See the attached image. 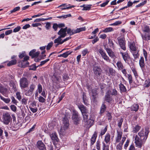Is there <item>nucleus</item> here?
Returning a JSON list of instances; mask_svg holds the SVG:
<instances>
[{
  "instance_id": "22",
  "label": "nucleus",
  "mask_w": 150,
  "mask_h": 150,
  "mask_svg": "<svg viewBox=\"0 0 150 150\" xmlns=\"http://www.w3.org/2000/svg\"><path fill=\"white\" fill-rule=\"evenodd\" d=\"M72 52L71 51H68L65 52L62 54H60L59 57H62L64 58H66L68 57V56L71 54Z\"/></svg>"
},
{
  "instance_id": "42",
  "label": "nucleus",
  "mask_w": 150,
  "mask_h": 150,
  "mask_svg": "<svg viewBox=\"0 0 150 150\" xmlns=\"http://www.w3.org/2000/svg\"><path fill=\"white\" fill-rule=\"evenodd\" d=\"M123 144L122 143H120L118 144L116 147L117 150H122Z\"/></svg>"
},
{
  "instance_id": "27",
  "label": "nucleus",
  "mask_w": 150,
  "mask_h": 150,
  "mask_svg": "<svg viewBox=\"0 0 150 150\" xmlns=\"http://www.w3.org/2000/svg\"><path fill=\"white\" fill-rule=\"evenodd\" d=\"M141 128V126L137 125L133 127V131L134 133H136Z\"/></svg>"
},
{
  "instance_id": "8",
  "label": "nucleus",
  "mask_w": 150,
  "mask_h": 150,
  "mask_svg": "<svg viewBox=\"0 0 150 150\" xmlns=\"http://www.w3.org/2000/svg\"><path fill=\"white\" fill-rule=\"evenodd\" d=\"M67 27H66L64 28H61L58 32L57 34L59 35V36L63 38L65 37L67 35L66 32L67 31Z\"/></svg>"
},
{
  "instance_id": "31",
  "label": "nucleus",
  "mask_w": 150,
  "mask_h": 150,
  "mask_svg": "<svg viewBox=\"0 0 150 150\" xmlns=\"http://www.w3.org/2000/svg\"><path fill=\"white\" fill-rule=\"evenodd\" d=\"M7 91V89L2 86H0V92L4 94L6 93Z\"/></svg>"
},
{
  "instance_id": "46",
  "label": "nucleus",
  "mask_w": 150,
  "mask_h": 150,
  "mask_svg": "<svg viewBox=\"0 0 150 150\" xmlns=\"http://www.w3.org/2000/svg\"><path fill=\"white\" fill-rule=\"evenodd\" d=\"M92 96V98H91L92 101L96 103L97 101V98H98V95H94V96Z\"/></svg>"
},
{
  "instance_id": "24",
  "label": "nucleus",
  "mask_w": 150,
  "mask_h": 150,
  "mask_svg": "<svg viewBox=\"0 0 150 150\" xmlns=\"http://www.w3.org/2000/svg\"><path fill=\"white\" fill-rule=\"evenodd\" d=\"M116 65L118 68L120 70L123 69L124 67L123 64L120 61H118L116 63Z\"/></svg>"
},
{
  "instance_id": "28",
  "label": "nucleus",
  "mask_w": 150,
  "mask_h": 150,
  "mask_svg": "<svg viewBox=\"0 0 150 150\" xmlns=\"http://www.w3.org/2000/svg\"><path fill=\"white\" fill-rule=\"evenodd\" d=\"M139 108V106L137 104H134L131 106V109L132 111H137Z\"/></svg>"
},
{
  "instance_id": "13",
  "label": "nucleus",
  "mask_w": 150,
  "mask_h": 150,
  "mask_svg": "<svg viewBox=\"0 0 150 150\" xmlns=\"http://www.w3.org/2000/svg\"><path fill=\"white\" fill-rule=\"evenodd\" d=\"M50 136L52 140L54 142H58L59 139L57 137L56 133L54 132L50 134Z\"/></svg>"
},
{
  "instance_id": "61",
  "label": "nucleus",
  "mask_w": 150,
  "mask_h": 150,
  "mask_svg": "<svg viewBox=\"0 0 150 150\" xmlns=\"http://www.w3.org/2000/svg\"><path fill=\"white\" fill-rule=\"evenodd\" d=\"M83 99L84 103L86 105H87V100L86 99V95L84 94L83 95Z\"/></svg>"
},
{
  "instance_id": "48",
  "label": "nucleus",
  "mask_w": 150,
  "mask_h": 150,
  "mask_svg": "<svg viewBox=\"0 0 150 150\" xmlns=\"http://www.w3.org/2000/svg\"><path fill=\"white\" fill-rule=\"evenodd\" d=\"M38 90L39 93H40L42 91V88L41 85L39 83L38 86Z\"/></svg>"
},
{
  "instance_id": "64",
  "label": "nucleus",
  "mask_w": 150,
  "mask_h": 150,
  "mask_svg": "<svg viewBox=\"0 0 150 150\" xmlns=\"http://www.w3.org/2000/svg\"><path fill=\"white\" fill-rule=\"evenodd\" d=\"M36 51V50L35 49H34L31 50V51L29 53V55L32 57H33V56L34 55V54L35 53V52Z\"/></svg>"
},
{
  "instance_id": "18",
  "label": "nucleus",
  "mask_w": 150,
  "mask_h": 150,
  "mask_svg": "<svg viewBox=\"0 0 150 150\" xmlns=\"http://www.w3.org/2000/svg\"><path fill=\"white\" fill-rule=\"evenodd\" d=\"M79 109L81 110L82 114L88 112V110L83 105H80L78 106Z\"/></svg>"
},
{
  "instance_id": "34",
  "label": "nucleus",
  "mask_w": 150,
  "mask_h": 150,
  "mask_svg": "<svg viewBox=\"0 0 150 150\" xmlns=\"http://www.w3.org/2000/svg\"><path fill=\"white\" fill-rule=\"evenodd\" d=\"M73 120H74V123L76 125H77L80 120L79 117L78 116L72 117Z\"/></svg>"
},
{
  "instance_id": "6",
  "label": "nucleus",
  "mask_w": 150,
  "mask_h": 150,
  "mask_svg": "<svg viewBox=\"0 0 150 150\" xmlns=\"http://www.w3.org/2000/svg\"><path fill=\"white\" fill-rule=\"evenodd\" d=\"M105 71L107 75L109 76L110 75L113 76H115V71L113 69L109 68L107 66L105 65Z\"/></svg>"
},
{
  "instance_id": "41",
  "label": "nucleus",
  "mask_w": 150,
  "mask_h": 150,
  "mask_svg": "<svg viewBox=\"0 0 150 150\" xmlns=\"http://www.w3.org/2000/svg\"><path fill=\"white\" fill-rule=\"evenodd\" d=\"M113 30L112 28L109 27L105 28V30H104V32L106 33L110 32L113 31Z\"/></svg>"
},
{
  "instance_id": "59",
  "label": "nucleus",
  "mask_w": 150,
  "mask_h": 150,
  "mask_svg": "<svg viewBox=\"0 0 150 150\" xmlns=\"http://www.w3.org/2000/svg\"><path fill=\"white\" fill-rule=\"evenodd\" d=\"M27 99L24 98L21 100L22 104L23 105H26L27 103Z\"/></svg>"
},
{
  "instance_id": "33",
  "label": "nucleus",
  "mask_w": 150,
  "mask_h": 150,
  "mask_svg": "<svg viewBox=\"0 0 150 150\" xmlns=\"http://www.w3.org/2000/svg\"><path fill=\"white\" fill-rule=\"evenodd\" d=\"M83 117V122H84L86 121H87L88 119V112H86L85 113L83 114H82Z\"/></svg>"
},
{
  "instance_id": "58",
  "label": "nucleus",
  "mask_w": 150,
  "mask_h": 150,
  "mask_svg": "<svg viewBox=\"0 0 150 150\" xmlns=\"http://www.w3.org/2000/svg\"><path fill=\"white\" fill-rule=\"evenodd\" d=\"M36 67L34 64L30 66L29 69L30 70H35L36 69Z\"/></svg>"
},
{
  "instance_id": "5",
  "label": "nucleus",
  "mask_w": 150,
  "mask_h": 150,
  "mask_svg": "<svg viewBox=\"0 0 150 150\" xmlns=\"http://www.w3.org/2000/svg\"><path fill=\"white\" fill-rule=\"evenodd\" d=\"M135 144L139 148H141L142 145L143 143L145 142V141L141 139L137 135H136L135 138Z\"/></svg>"
},
{
  "instance_id": "14",
  "label": "nucleus",
  "mask_w": 150,
  "mask_h": 150,
  "mask_svg": "<svg viewBox=\"0 0 150 150\" xmlns=\"http://www.w3.org/2000/svg\"><path fill=\"white\" fill-rule=\"evenodd\" d=\"M94 121L93 120L89 119L87 121L84 122V124L87 127H90L93 124Z\"/></svg>"
},
{
  "instance_id": "38",
  "label": "nucleus",
  "mask_w": 150,
  "mask_h": 150,
  "mask_svg": "<svg viewBox=\"0 0 150 150\" xmlns=\"http://www.w3.org/2000/svg\"><path fill=\"white\" fill-rule=\"evenodd\" d=\"M35 85L34 83H32L30 85L29 89L31 90L33 92L35 88Z\"/></svg>"
},
{
  "instance_id": "2",
  "label": "nucleus",
  "mask_w": 150,
  "mask_h": 150,
  "mask_svg": "<svg viewBox=\"0 0 150 150\" xmlns=\"http://www.w3.org/2000/svg\"><path fill=\"white\" fill-rule=\"evenodd\" d=\"M85 30L86 27H84L81 28H77L76 30L74 29L71 30L70 28H69L68 29L67 28V33L71 36L74 34L85 31Z\"/></svg>"
},
{
  "instance_id": "1",
  "label": "nucleus",
  "mask_w": 150,
  "mask_h": 150,
  "mask_svg": "<svg viewBox=\"0 0 150 150\" xmlns=\"http://www.w3.org/2000/svg\"><path fill=\"white\" fill-rule=\"evenodd\" d=\"M149 132V128H146L144 131L141 130L138 133L139 137L141 138L142 140L145 142L147 139Z\"/></svg>"
},
{
  "instance_id": "17",
  "label": "nucleus",
  "mask_w": 150,
  "mask_h": 150,
  "mask_svg": "<svg viewBox=\"0 0 150 150\" xmlns=\"http://www.w3.org/2000/svg\"><path fill=\"white\" fill-rule=\"evenodd\" d=\"M93 71L95 74L98 76L100 75L101 71V69L97 67H93Z\"/></svg>"
},
{
  "instance_id": "30",
  "label": "nucleus",
  "mask_w": 150,
  "mask_h": 150,
  "mask_svg": "<svg viewBox=\"0 0 150 150\" xmlns=\"http://www.w3.org/2000/svg\"><path fill=\"white\" fill-rule=\"evenodd\" d=\"M10 86L12 87V88L15 91H16L17 90L16 86L15 83L12 81L10 82L9 84Z\"/></svg>"
},
{
  "instance_id": "10",
  "label": "nucleus",
  "mask_w": 150,
  "mask_h": 150,
  "mask_svg": "<svg viewBox=\"0 0 150 150\" xmlns=\"http://www.w3.org/2000/svg\"><path fill=\"white\" fill-rule=\"evenodd\" d=\"M37 147L40 150H46L45 145L41 141H38L36 145Z\"/></svg>"
},
{
  "instance_id": "3",
  "label": "nucleus",
  "mask_w": 150,
  "mask_h": 150,
  "mask_svg": "<svg viewBox=\"0 0 150 150\" xmlns=\"http://www.w3.org/2000/svg\"><path fill=\"white\" fill-rule=\"evenodd\" d=\"M20 85L21 89H24L27 87L29 84L28 80L25 77H23L20 80Z\"/></svg>"
},
{
  "instance_id": "57",
  "label": "nucleus",
  "mask_w": 150,
  "mask_h": 150,
  "mask_svg": "<svg viewBox=\"0 0 150 150\" xmlns=\"http://www.w3.org/2000/svg\"><path fill=\"white\" fill-rule=\"evenodd\" d=\"M11 110L14 112L16 111V107L14 105H11L10 106Z\"/></svg>"
},
{
  "instance_id": "29",
  "label": "nucleus",
  "mask_w": 150,
  "mask_h": 150,
  "mask_svg": "<svg viewBox=\"0 0 150 150\" xmlns=\"http://www.w3.org/2000/svg\"><path fill=\"white\" fill-rule=\"evenodd\" d=\"M110 135L109 134H107L105 136V141L106 143H108L110 140Z\"/></svg>"
},
{
  "instance_id": "4",
  "label": "nucleus",
  "mask_w": 150,
  "mask_h": 150,
  "mask_svg": "<svg viewBox=\"0 0 150 150\" xmlns=\"http://www.w3.org/2000/svg\"><path fill=\"white\" fill-rule=\"evenodd\" d=\"M2 122L5 124L8 125L12 120L10 114L8 113H5L3 115Z\"/></svg>"
},
{
  "instance_id": "47",
  "label": "nucleus",
  "mask_w": 150,
  "mask_h": 150,
  "mask_svg": "<svg viewBox=\"0 0 150 150\" xmlns=\"http://www.w3.org/2000/svg\"><path fill=\"white\" fill-rule=\"evenodd\" d=\"M98 95V93L96 88L93 89L92 90L91 96Z\"/></svg>"
},
{
  "instance_id": "55",
  "label": "nucleus",
  "mask_w": 150,
  "mask_h": 150,
  "mask_svg": "<svg viewBox=\"0 0 150 150\" xmlns=\"http://www.w3.org/2000/svg\"><path fill=\"white\" fill-rule=\"evenodd\" d=\"M127 76H128V78L129 80V83H131L132 82V77L131 74H128Z\"/></svg>"
},
{
  "instance_id": "37",
  "label": "nucleus",
  "mask_w": 150,
  "mask_h": 150,
  "mask_svg": "<svg viewBox=\"0 0 150 150\" xmlns=\"http://www.w3.org/2000/svg\"><path fill=\"white\" fill-rule=\"evenodd\" d=\"M0 97L2 100L6 103H8L10 101V100L9 98H5L1 96H0Z\"/></svg>"
},
{
  "instance_id": "20",
  "label": "nucleus",
  "mask_w": 150,
  "mask_h": 150,
  "mask_svg": "<svg viewBox=\"0 0 150 150\" xmlns=\"http://www.w3.org/2000/svg\"><path fill=\"white\" fill-rule=\"evenodd\" d=\"M96 137L97 135L96 133L95 132L91 138V146L92 145L96 142Z\"/></svg>"
},
{
  "instance_id": "45",
  "label": "nucleus",
  "mask_w": 150,
  "mask_h": 150,
  "mask_svg": "<svg viewBox=\"0 0 150 150\" xmlns=\"http://www.w3.org/2000/svg\"><path fill=\"white\" fill-rule=\"evenodd\" d=\"M147 2V1L146 0H145L143 2H142V3H140L139 4L137 5L136 7L137 8L139 7L140 6H144V4H145Z\"/></svg>"
},
{
  "instance_id": "53",
  "label": "nucleus",
  "mask_w": 150,
  "mask_h": 150,
  "mask_svg": "<svg viewBox=\"0 0 150 150\" xmlns=\"http://www.w3.org/2000/svg\"><path fill=\"white\" fill-rule=\"evenodd\" d=\"M48 19H45L43 18H37L36 19L35 21H34V22H39L40 21H43L45 20H48Z\"/></svg>"
},
{
  "instance_id": "50",
  "label": "nucleus",
  "mask_w": 150,
  "mask_h": 150,
  "mask_svg": "<svg viewBox=\"0 0 150 150\" xmlns=\"http://www.w3.org/2000/svg\"><path fill=\"white\" fill-rule=\"evenodd\" d=\"M53 44V42H52L49 43L47 46L46 49L47 50H49L52 46Z\"/></svg>"
},
{
  "instance_id": "12",
  "label": "nucleus",
  "mask_w": 150,
  "mask_h": 150,
  "mask_svg": "<svg viewBox=\"0 0 150 150\" xmlns=\"http://www.w3.org/2000/svg\"><path fill=\"white\" fill-rule=\"evenodd\" d=\"M120 54L122 55L123 59L126 63L130 59V57L127 53L121 52Z\"/></svg>"
},
{
  "instance_id": "23",
  "label": "nucleus",
  "mask_w": 150,
  "mask_h": 150,
  "mask_svg": "<svg viewBox=\"0 0 150 150\" xmlns=\"http://www.w3.org/2000/svg\"><path fill=\"white\" fill-rule=\"evenodd\" d=\"M119 86L120 91L121 92H124L126 91L127 89L123 84L120 83Z\"/></svg>"
},
{
  "instance_id": "26",
  "label": "nucleus",
  "mask_w": 150,
  "mask_h": 150,
  "mask_svg": "<svg viewBox=\"0 0 150 150\" xmlns=\"http://www.w3.org/2000/svg\"><path fill=\"white\" fill-rule=\"evenodd\" d=\"M106 50L110 56L112 57H113L115 56L114 52L111 50L110 49L106 48Z\"/></svg>"
},
{
  "instance_id": "63",
  "label": "nucleus",
  "mask_w": 150,
  "mask_h": 150,
  "mask_svg": "<svg viewBox=\"0 0 150 150\" xmlns=\"http://www.w3.org/2000/svg\"><path fill=\"white\" fill-rule=\"evenodd\" d=\"M21 28L20 26H18L13 29V32L14 33L18 32L20 30Z\"/></svg>"
},
{
  "instance_id": "9",
  "label": "nucleus",
  "mask_w": 150,
  "mask_h": 150,
  "mask_svg": "<svg viewBox=\"0 0 150 150\" xmlns=\"http://www.w3.org/2000/svg\"><path fill=\"white\" fill-rule=\"evenodd\" d=\"M111 93V91L109 90L107 91L105 93V100L108 103H110L112 100V98L110 96Z\"/></svg>"
},
{
  "instance_id": "60",
  "label": "nucleus",
  "mask_w": 150,
  "mask_h": 150,
  "mask_svg": "<svg viewBox=\"0 0 150 150\" xmlns=\"http://www.w3.org/2000/svg\"><path fill=\"white\" fill-rule=\"evenodd\" d=\"M49 60H50L49 59H47L45 60L41 61L40 62V66H42V65H44L45 63H46L47 62L49 61Z\"/></svg>"
},
{
  "instance_id": "40",
  "label": "nucleus",
  "mask_w": 150,
  "mask_h": 150,
  "mask_svg": "<svg viewBox=\"0 0 150 150\" xmlns=\"http://www.w3.org/2000/svg\"><path fill=\"white\" fill-rule=\"evenodd\" d=\"M33 92V91L29 89L26 92L25 94L26 96H31L32 95Z\"/></svg>"
},
{
  "instance_id": "19",
  "label": "nucleus",
  "mask_w": 150,
  "mask_h": 150,
  "mask_svg": "<svg viewBox=\"0 0 150 150\" xmlns=\"http://www.w3.org/2000/svg\"><path fill=\"white\" fill-rule=\"evenodd\" d=\"M139 64L140 67L142 69L145 67V62L144 58L143 57H141L139 60Z\"/></svg>"
},
{
  "instance_id": "7",
  "label": "nucleus",
  "mask_w": 150,
  "mask_h": 150,
  "mask_svg": "<svg viewBox=\"0 0 150 150\" xmlns=\"http://www.w3.org/2000/svg\"><path fill=\"white\" fill-rule=\"evenodd\" d=\"M118 42L121 48L123 50H126L125 47V42L124 39L122 38H117Z\"/></svg>"
},
{
  "instance_id": "51",
  "label": "nucleus",
  "mask_w": 150,
  "mask_h": 150,
  "mask_svg": "<svg viewBox=\"0 0 150 150\" xmlns=\"http://www.w3.org/2000/svg\"><path fill=\"white\" fill-rule=\"evenodd\" d=\"M16 98L18 100L20 101L21 99V97L20 95V93L18 92L16 93Z\"/></svg>"
},
{
  "instance_id": "62",
  "label": "nucleus",
  "mask_w": 150,
  "mask_h": 150,
  "mask_svg": "<svg viewBox=\"0 0 150 150\" xmlns=\"http://www.w3.org/2000/svg\"><path fill=\"white\" fill-rule=\"evenodd\" d=\"M58 28V24L56 23L53 24V28L54 29L55 31H56L57 30Z\"/></svg>"
},
{
  "instance_id": "56",
  "label": "nucleus",
  "mask_w": 150,
  "mask_h": 150,
  "mask_svg": "<svg viewBox=\"0 0 150 150\" xmlns=\"http://www.w3.org/2000/svg\"><path fill=\"white\" fill-rule=\"evenodd\" d=\"M130 142L129 139H127L126 141L125 144L124 145V148L125 149H126L128 146L129 145V143Z\"/></svg>"
},
{
  "instance_id": "32",
  "label": "nucleus",
  "mask_w": 150,
  "mask_h": 150,
  "mask_svg": "<svg viewBox=\"0 0 150 150\" xmlns=\"http://www.w3.org/2000/svg\"><path fill=\"white\" fill-rule=\"evenodd\" d=\"M17 63V60L16 59H13L9 61L7 64L8 66H10L16 64Z\"/></svg>"
},
{
  "instance_id": "16",
  "label": "nucleus",
  "mask_w": 150,
  "mask_h": 150,
  "mask_svg": "<svg viewBox=\"0 0 150 150\" xmlns=\"http://www.w3.org/2000/svg\"><path fill=\"white\" fill-rule=\"evenodd\" d=\"M63 126L65 127V129H67L69 125V121L66 117L64 118L63 120Z\"/></svg>"
},
{
  "instance_id": "35",
  "label": "nucleus",
  "mask_w": 150,
  "mask_h": 150,
  "mask_svg": "<svg viewBox=\"0 0 150 150\" xmlns=\"http://www.w3.org/2000/svg\"><path fill=\"white\" fill-rule=\"evenodd\" d=\"M67 129H65V127H61L59 132V134L62 135H64L65 134V131Z\"/></svg>"
},
{
  "instance_id": "44",
  "label": "nucleus",
  "mask_w": 150,
  "mask_h": 150,
  "mask_svg": "<svg viewBox=\"0 0 150 150\" xmlns=\"http://www.w3.org/2000/svg\"><path fill=\"white\" fill-rule=\"evenodd\" d=\"M91 6L92 5H86L85 7H84L83 8L82 10L86 11L90 10L91 8Z\"/></svg>"
},
{
  "instance_id": "54",
  "label": "nucleus",
  "mask_w": 150,
  "mask_h": 150,
  "mask_svg": "<svg viewBox=\"0 0 150 150\" xmlns=\"http://www.w3.org/2000/svg\"><path fill=\"white\" fill-rule=\"evenodd\" d=\"M144 31L147 33H149L150 31V29L149 27L148 26H145L144 28Z\"/></svg>"
},
{
  "instance_id": "49",
  "label": "nucleus",
  "mask_w": 150,
  "mask_h": 150,
  "mask_svg": "<svg viewBox=\"0 0 150 150\" xmlns=\"http://www.w3.org/2000/svg\"><path fill=\"white\" fill-rule=\"evenodd\" d=\"M63 79L64 81H67L69 79L68 75L66 74H64L63 75Z\"/></svg>"
},
{
  "instance_id": "52",
  "label": "nucleus",
  "mask_w": 150,
  "mask_h": 150,
  "mask_svg": "<svg viewBox=\"0 0 150 150\" xmlns=\"http://www.w3.org/2000/svg\"><path fill=\"white\" fill-rule=\"evenodd\" d=\"M89 52L88 49H85L82 51V53L83 56H84L87 54Z\"/></svg>"
},
{
  "instance_id": "39",
  "label": "nucleus",
  "mask_w": 150,
  "mask_h": 150,
  "mask_svg": "<svg viewBox=\"0 0 150 150\" xmlns=\"http://www.w3.org/2000/svg\"><path fill=\"white\" fill-rule=\"evenodd\" d=\"M20 9V7L19 6H17L16 7L14 8L13 10H11L10 11V13H12L15 12H16V11H18Z\"/></svg>"
},
{
  "instance_id": "25",
  "label": "nucleus",
  "mask_w": 150,
  "mask_h": 150,
  "mask_svg": "<svg viewBox=\"0 0 150 150\" xmlns=\"http://www.w3.org/2000/svg\"><path fill=\"white\" fill-rule=\"evenodd\" d=\"M133 55L134 57V59H136L138 58L139 54L138 53V50L137 51H134L132 52Z\"/></svg>"
},
{
  "instance_id": "15",
  "label": "nucleus",
  "mask_w": 150,
  "mask_h": 150,
  "mask_svg": "<svg viewBox=\"0 0 150 150\" xmlns=\"http://www.w3.org/2000/svg\"><path fill=\"white\" fill-rule=\"evenodd\" d=\"M122 133L121 131H117V136L115 139L116 143L119 142L121 139Z\"/></svg>"
},
{
  "instance_id": "21",
  "label": "nucleus",
  "mask_w": 150,
  "mask_h": 150,
  "mask_svg": "<svg viewBox=\"0 0 150 150\" xmlns=\"http://www.w3.org/2000/svg\"><path fill=\"white\" fill-rule=\"evenodd\" d=\"M62 37L59 36L57 38L55 39L54 40V43H59V44H62L63 43V40H62Z\"/></svg>"
},
{
  "instance_id": "43",
  "label": "nucleus",
  "mask_w": 150,
  "mask_h": 150,
  "mask_svg": "<svg viewBox=\"0 0 150 150\" xmlns=\"http://www.w3.org/2000/svg\"><path fill=\"white\" fill-rule=\"evenodd\" d=\"M38 100L40 102L42 103H44L46 101L45 98L41 96H40L38 97Z\"/></svg>"
},
{
  "instance_id": "11",
  "label": "nucleus",
  "mask_w": 150,
  "mask_h": 150,
  "mask_svg": "<svg viewBox=\"0 0 150 150\" xmlns=\"http://www.w3.org/2000/svg\"><path fill=\"white\" fill-rule=\"evenodd\" d=\"M129 46L130 50L132 51H137L138 50V47L136 46L134 42H129Z\"/></svg>"
},
{
  "instance_id": "36",
  "label": "nucleus",
  "mask_w": 150,
  "mask_h": 150,
  "mask_svg": "<svg viewBox=\"0 0 150 150\" xmlns=\"http://www.w3.org/2000/svg\"><path fill=\"white\" fill-rule=\"evenodd\" d=\"M143 39L145 40H150V33L149 34H146L145 36H142Z\"/></svg>"
}]
</instances>
